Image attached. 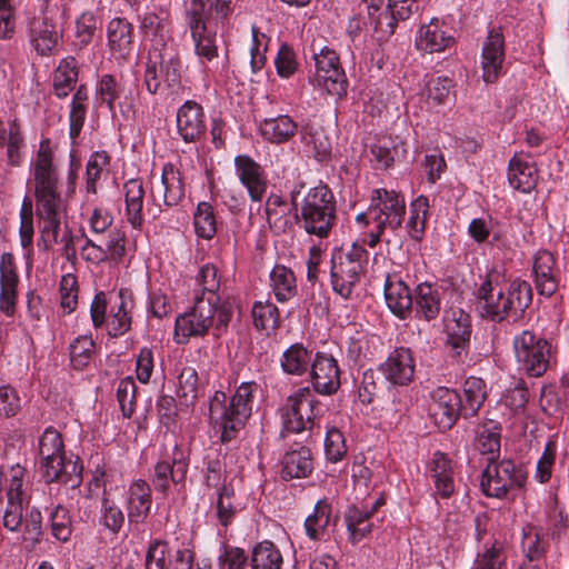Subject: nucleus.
I'll return each mask as SVG.
<instances>
[{"label": "nucleus", "mask_w": 569, "mask_h": 569, "mask_svg": "<svg viewBox=\"0 0 569 569\" xmlns=\"http://www.w3.org/2000/svg\"><path fill=\"white\" fill-rule=\"evenodd\" d=\"M186 23L200 64L206 71H211L209 64L218 59L217 30L211 23L200 21L194 16L192 19H186Z\"/></svg>", "instance_id": "nucleus-20"}, {"label": "nucleus", "mask_w": 569, "mask_h": 569, "mask_svg": "<svg viewBox=\"0 0 569 569\" xmlns=\"http://www.w3.org/2000/svg\"><path fill=\"white\" fill-rule=\"evenodd\" d=\"M532 271L539 295L552 296L559 286V271L553 254L547 250L538 251L533 258Z\"/></svg>", "instance_id": "nucleus-28"}, {"label": "nucleus", "mask_w": 569, "mask_h": 569, "mask_svg": "<svg viewBox=\"0 0 569 569\" xmlns=\"http://www.w3.org/2000/svg\"><path fill=\"white\" fill-rule=\"evenodd\" d=\"M385 299L389 310L400 319L412 313L413 295L397 274H388L385 281Z\"/></svg>", "instance_id": "nucleus-29"}, {"label": "nucleus", "mask_w": 569, "mask_h": 569, "mask_svg": "<svg viewBox=\"0 0 569 569\" xmlns=\"http://www.w3.org/2000/svg\"><path fill=\"white\" fill-rule=\"evenodd\" d=\"M452 81L447 77H432L426 86L427 103L430 108L453 102Z\"/></svg>", "instance_id": "nucleus-55"}, {"label": "nucleus", "mask_w": 569, "mask_h": 569, "mask_svg": "<svg viewBox=\"0 0 569 569\" xmlns=\"http://www.w3.org/2000/svg\"><path fill=\"white\" fill-rule=\"evenodd\" d=\"M143 198L144 189L141 180L130 179L124 183L126 216L134 229L143 223Z\"/></svg>", "instance_id": "nucleus-39"}, {"label": "nucleus", "mask_w": 569, "mask_h": 569, "mask_svg": "<svg viewBox=\"0 0 569 569\" xmlns=\"http://www.w3.org/2000/svg\"><path fill=\"white\" fill-rule=\"evenodd\" d=\"M78 81V66L73 57L60 61L53 73L54 94L62 99L74 89Z\"/></svg>", "instance_id": "nucleus-47"}, {"label": "nucleus", "mask_w": 569, "mask_h": 569, "mask_svg": "<svg viewBox=\"0 0 569 569\" xmlns=\"http://www.w3.org/2000/svg\"><path fill=\"white\" fill-rule=\"evenodd\" d=\"M461 407L462 416L473 417L487 398L486 382L481 378L469 377L462 386Z\"/></svg>", "instance_id": "nucleus-43"}, {"label": "nucleus", "mask_w": 569, "mask_h": 569, "mask_svg": "<svg viewBox=\"0 0 569 569\" xmlns=\"http://www.w3.org/2000/svg\"><path fill=\"white\" fill-rule=\"evenodd\" d=\"M109 303L107 332L110 337L122 336L131 327V297L124 290H120L114 297L110 298Z\"/></svg>", "instance_id": "nucleus-32"}, {"label": "nucleus", "mask_w": 569, "mask_h": 569, "mask_svg": "<svg viewBox=\"0 0 569 569\" xmlns=\"http://www.w3.org/2000/svg\"><path fill=\"white\" fill-rule=\"evenodd\" d=\"M152 505V495L149 483L137 479L130 483L126 491V509L129 523L139 526L144 523Z\"/></svg>", "instance_id": "nucleus-26"}, {"label": "nucleus", "mask_w": 569, "mask_h": 569, "mask_svg": "<svg viewBox=\"0 0 569 569\" xmlns=\"http://www.w3.org/2000/svg\"><path fill=\"white\" fill-rule=\"evenodd\" d=\"M36 207L42 240L48 244H62L67 254L70 251L74 252L71 232L67 229V226L62 230V219L66 210L63 201L37 203Z\"/></svg>", "instance_id": "nucleus-12"}, {"label": "nucleus", "mask_w": 569, "mask_h": 569, "mask_svg": "<svg viewBox=\"0 0 569 569\" xmlns=\"http://www.w3.org/2000/svg\"><path fill=\"white\" fill-rule=\"evenodd\" d=\"M531 286L520 279L505 281L500 271L488 272L477 289V310L481 317L500 322L510 316H519L531 303Z\"/></svg>", "instance_id": "nucleus-1"}, {"label": "nucleus", "mask_w": 569, "mask_h": 569, "mask_svg": "<svg viewBox=\"0 0 569 569\" xmlns=\"http://www.w3.org/2000/svg\"><path fill=\"white\" fill-rule=\"evenodd\" d=\"M189 460L183 449L174 445L154 465L151 475L153 487L159 492H166L171 483L179 485L186 480Z\"/></svg>", "instance_id": "nucleus-14"}, {"label": "nucleus", "mask_w": 569, "mask_h": 569, "mask_svg": "<svg viewBox=\"0 0 569 569\" xmlns=\"http://www.w3.org/2000/svg\"><path fill=\"white\" fill-rule=\"evenodd\" d=\"M159 197L162 198L164 206H177L184 197V187L180 172L173 164L167 163L162 167L161 179L158 186H152L150 198L154 208L148 206L147 211L157 217L161 212Z\"/></svg>", "instance_id": "nucleus-16"}, {"label": "nucleus", "mask_w": 569, "mask_h": 569, "mask_svg": "<svg viewBox=\"0 0 569 569\" xmlns=\"http://www.w3.org/2000/svg\"><path fill=\"white\" fill-rule=\"evenodd\" d=\"M405 213L406 201L402 194L393 190L375 189L368 211L358 213L356 222L361 226L373 223L376 228L387 229L397 236Z\"/></svg>", "instance_id": "nucleus-6"}, {"label": "nucleus", "mask_w": 569, "mask_h": 569, "mask_svg": "<svg viewBox=\"0 0 569 569\" xmlns=\"http://www.w3.org/2000/svg\"><path fill=\"white\" fill-rule=\"evenodd\" d=\"M202 107L193 100H187L177 111V129L186 142L198 140L204 132Z\"/></svg>", "instance_id": "nucleus-30"}, {"label": "nucleus", "mask_w": 569, "mask_h": 569, "mask_svg": "<svg viewBox=\"0 0 569 569\" xmlns=\"http://www.w3.org/2000/svg\"><path fill=\"white\" fill-rule=\"evenodd\" d=\"M181 81V61L170 48L154 50L144 72V86L151 94L173 92Z\"/></svg>", "instance_id": "nucleus-8"}, {"label": "nucleus", "mask_w": 569, "mask_h": 569, "mask_svg": "<svg viewBox=\"0 0 569 569\" xmlns=\"http://www.w3.org/2000/svg\"><path fill=\"white\" fill-rule=\"evenodd\" d=\"M36 204L62 201L59 191V167L49 140H41L31 161Z\"/></svg>", "instance_id": "nucleus-9"}, {"label": "nucleus", "mask_w": 569, "mask_h": 569, "mask_svg": "<svg viewBox=\"0 0 569 569\" xmlns=\"http://www.w3.org/2000/svg\"><path fill=\"white\" fill-rule=\"evenodd\" d=\"M232 316L233 309L229 301L214 305L197 295L191 310L176 319L177 342L183 343L191 337H202L209 329H212L213 336L218 338L226 332Z\"/></svg>", "instance_id": "nucleus-3"}, {"label": "nucleus", "mask_w": 569, "mask_h": 569, "mask_svg": "<svg viewBox=\"0 0 569 569\" xmlns=\"http://www.w3.org/2000/svg\"><path fill=\"white\" fill-rule=\"evenodd\" d=\"M526 480L527 473L521 466L512 460L503 459L487 465L480 485L486 496L500 499L522 488Z\"/></svg>", "instance_id": "nucleus-11"}, {"label": "nucleus", "mask_w": 569, "mask_h": 569, "mask_svg": "<svg viewBox=\"0 0 569 569\" xmlns=\"http://www.w3.org/2000/svg\"><path fill=\"white\" fill-rule=\"evenodd\" d=\"M369 24L383 34H391L397 24V18L390 10L387 0H363Z\"/></svg>", "instance_id": "nucleus-38"}, {"label": "nucleus", "mask_w": 569, "mask_h": 569, "mask_svg": "<svg viewBox=\"0 0 569 569\" xmlns=\"http://www.w3.org/2000/svg\"><path fill=\"white\" fill-rule=\"evenodd\" d=\"M380 370L392 385L406 386L410 383L416 370L412 351L406 347L396 348L380 366Z\"/></svg>", "instance_id": "nucleus-23"}, {"label": "nucleus", "mask_w": 569, "mask_h": 569, "mask_svg": "<svg viewBox=\"0 0 569 569\" xmlns=\"http://www.w3.org/2000/svg\"><path fill=\"white\" fill-rule=\"evenodd\" d=\"M347 340V355L356 363L370 360L382 346L381 338L365 328H350Z\"/></svg>", "instance_id": "nucleus-31"}, {"label": "nucleus", "mask_w": 569, "mask_h": 569, "mask_svg": "<svg viewBox=\"0 0 569 569\" xmlns=\"http://www.w3.org/2000/svg\"><path fill=\"white\" fill-rule=\"evenodd\" d=\"M428 475L435 487L436 498L448 499L456 490L455 463L443 452L437 451L428 463Z\"/></svg>", "instance_id": "nucleus-25"}, {"label": "nucleus", "mask_w": 569, "mask_h": 569, "mask_svg": "<svg viewBox=\"0 0 569 569\" xmlns=\"http://www.w3.org/2000/svg\"><path fill=\"white\" fill-rule=\"evenodd\" d=\"M445 290L437 283L422 282L415 289L412 312L419 320H436L441 311Z\"/></svg>", "instance_id": "nucleus-24"}, {"label": "nucleus", "mask_w": 569, "mask_h": 569, "mask_svg": "<svg viewBox=\"0 0 569 569\" xmlns=\"http://www.w3.org/2000/svg\"><path fill=\"white\" fill-rule=\"evenodd\" d=\"M109 161L110 158L106 151H96L90 156L86 169V192L88 194L97 193V181L107 169Z\"/></svg>", "instance_id": "nucleus-64"}, {"label": "nucleus", "mask_w": 569, "mask_h": 569, "mask_svg": "<svg viewBox=\"0 0 569 569\" xmlns=\"http://www.w3.org/2000/svg\"><path fill=\"white\" fill-rule=\"evenodd\" d=\"M269 286L279 302H287L297 295V279L293 271L276 264L269 273Z\"/></svg>", "instance_id": "nucleus-40"}, {"label": "nucleus", "mask_w": 569, "mask_h": 569, "mask_svg": "<svg viewBox=\"0 0 569 569\" xmlns=\"http://www.w3.org/2000/svg\"><path fill=\"white\" fill-rule=\"evenodd\" d=\"M259 130L268 142L283 144L298 133L299 124L289 114H278L263 119L259 124Z\"/></svg>", "instance_id": "nucleus-36"}, {"label": "nucleus", "mask_w": 569, "mask_h": 569, "mask_svg": "<svg viewBox=\"0 0 569 569\" xmlns=\"http://www.w3.org/2000/svg\"><path fill=\"white\" fill-rule=\"evenodd\" d=\"M31 43L41 56L52 53L61 43L62 30L51 18L41 14L30 26Z\"/></svg>", "instance_id": "nucleus-27"}, {"label": "nucleus", "mask_w": 569, "mask_h": 569, "mask_svg": "<svg viewBox=\"0 0 569 569\" xmlns=\"http://www.w3.org/2000/svg\"><path fill=\"white\" fill-rule=\"evenodd\" d=\"M369 262V252L359 241L349 249L335 252L331 258V284L343 299H350Z\"/></svg>", "instance_id": "nucleus-5"}, {"label": "nucleus", "mask_w": 569, "mask_h": 569, "mask_svg": "<svg viewBox=\"0 0 569 569\" xmlns=\"http://www.w3.org/2000/svg\"><path fill=\"white\" fill-rule=\"evenodd\" d=\"M447 342L451 348L455 357L460 358L467 352L470 335L471 323L470 316L462 310H453L451 318H448L446 323Z\"/></svg>", "instance_id": "nucleus-33"}, {"label": "nucleus", "mask_w": 569, "mask_h": 569, "mask_svg": "<svg viewBox=\"0 0 569 569\" xmlns=\"http://www.w3.org/2000/svg\"><path fill=\"white\" fill-rule=\"evenodd\" d=\"M428 214L429 200L427 197L419 196L410 202L406 231L412 240L418 241L422 239Z\"/></svg>", "instance_id": "nucleus-49"}, {"label": "nucleus", "mask_w": 569, "mask_h": 569, "mask_svg": "<svg viewBox=\"0 0 569 569\" xmlns=\"http://www.w3.org/2000/svg\"><path fill=\"white\" fill-rule=\"evenodd\" d=\"M558 452L557 441L550 438L543 448V451L536 462L533 479L540 485L548 483L552 478Z\"/></svg>", "instance_id": "nucleus-57"}, {"label": "nucleus", "mask_w": 569, "mask_h": 569, "mask_svg": "<svg viewBox=\"0 0 569 569\" xmlns=\"http://www.w3.org/2000/svg\"><path fill=\"white\" fill-rule=\"evenodd\" d=\"M232 11V0H191L186 9V19L194 16L207 23H223Z\"/></svg>", "instance_id": "nucleus-34"}, {"label": "nucleus", "mask_w": 569, "mask_h": 569, "mask_svg": "<svg viewBox=\"0 0 569 569\" xmlns=\"http://www.w3.org/2000/svg\"><path fill=\"white\" fill-rule=\"evenodd\" d=\"M311 363V351L302 343H293L283 351L281 368L288 375L301 376Z\"/></svg>", "instance_id": "nucleus-50"}, {"label": "nucleus", "mask_w": 569, "mask_h": 569, "mask_svg": "<svg viewBox=\"0 0 569 569\" xmlns=\"http://www.w3.org/2000/svg\"><path fill=\"white\" fill-rule=\"evenodd\" d=\"M281 463L284 479L305 478L312 471L311 452L306 447L286 452Z\"/></svg>", "instance_id": "nucleus-42"}, {"label": "nucleus", "mask_w": 569, "mask_h": 569, "mask_svg": "<svg viewBox=\"0 0 569 569\" xmlns=\"http://www.w3.org/2000/svg\"><path fill=\"white\" fill-rule=\"evenodd\" d=\"M94 99L98 106H106L112 116L117 107L122 114L130 112L134 100L132 89L127 87L122 78L112 74H103L98 79Z\"/></svg>", "instance_id": "nucleus-13"}, {"label": "nucleus", "mask_w": 569, "mask_h": 569, "mask_svg": "<svg viewBox=\"0 0 569 569\" xmlns=\"http://www.w3.org/2000/svg\"><path fill=\"white\" fill-rule=\"evenodd\" d=\"M198 373L191 367L181 370L178 377L177 397L186 407L193 406L199 397Z\"/></svg>", "instance_id": "nucleus-58"}, {"label": "nucleus", "mask_w": 569, "mask_h": 569, "mask_svg": "<svg viewBox=\"0 0 569 569\" xmlns=\"http://www.w3.org/2000/svg\"><path fill=\"white\" fill-rule=\"evenodd\" d=\"M169 11L160 9L158 12H146L141 21V30L146 38L162 43L169 37Z\"/></svg>", "instance_id": "nucleus-48"}, {"label": "nucleus", "mask_w": 569, "mask_h": 569, "mask_svg": "<svg viewBox=\"0 0 569 569\" xmlns=\"http://www.w3.org/2000/svg\"><path fill=\"white\" fill-rule=\"evenodd\" d=\"M133 38L132 24L124 18H113L107 26L108 46L111 52L124 58L131 51Z\"/></svg>", "instance_id": "nucleus-37"}, {"label": "nucleus", "mask_w": 569, "mask_h": 569, "mask_svg": "<svg viewBox=\"0 0 569 569\" xmlns=\"http://www.w3.org/2000/svg\"><path fill=\"white\" fill-rule=\"evenodd\" d=\"M260 386L256 381L241 382L227 401L222 391H216L209 400V421L220 433L223 443L233 440L252 415Z\"/></svg>", "instance_id": "nucleus-2"}, {"label": "nucleus", "mask_w": 569, "mask_h": 569, "mask_svg": "<svg viewBox=\"0 0 569 569\" xmlns=\"http://www.w3.org/2000/svg\"><path fill=\"white\" fill-rule=\"evenodd\" d=\"M537 169L531 158L526 154H515L508 166L509 184L523 193H529L537 184Z\"/></svg>", "instance_id": "nucleus-35"}, {"label": "nucleus", "mask_w": 569, "mask_h": 569, "mask_svg": "<svg viewBox=\"0 0 569 569\" xmlns=\"http://www.w3.org/2000/svg\"><path fill=\"white\" fill-rule=\"evenodd\" d=\"M233 164L234 173L251 201H261L268 188V176L262 166L248 154L236 156Z\"/></svg>", "instance_id": "nucleus-18"}, {"label": "nucleus", "mask_w": 569, "mask_h": 569, "mask_svg": "<svg viewBox=\"0 0 569 569\" xmlns=\"http://www.w3.org/2000/svg\"><path fill=\"white\" fill-rule=\"evenodd\" d=\"M38 451L42 476L47 482L61 481L71 487L81 482V469L66 459L64 445L60 432L48 427L39 437Z\"/></svg>", "instance_id": "nucleus-4"}, {"label": "nucleus", "mask_w": 569, "mask_h": 569, "mask_svg": "<svg viewBox=\"0 0 569 569\" xmlns=\"http://www.w3.org/2000/svg\"><path fill=\"white\" fill-rule=\"evenodd\" d=\"M193 226L198 237L210 240L217 233V220L211 203L201 201L193 213Z\"/></svg>", "instance_id": "nucleus-56"}, {"label": "nucleus", "mask_w": 569, "mask_h": 569, "mask_svg": "<svg viewBox=\"0 0 569 569\" xmlns=\"http://www.w3.org/2000/svg\"><path fill=\"white\" fill-rule=\"evenodd\" d=\"M340 368L336 358L317 352L311 363V382L315 391L323 396L337 392L340 387Z\"/></svg>", "instance_id": "nucleus-21"}, {"label": "nucleus", "mask_w": 569, "mask_h": 569, "mask_svg": "<svg viewBox=\"0 0 569 569\" xmlns=\"http://www.w3.org/2000/svg\"><path fill=\"white\" fill-rule=\"evenodd\" d=\"M198 286L201 289V296L204 297V300H210L214 305H219L221 301L217 295L220 288V276L218 273V269L211 264L207 263L199 270L197 277Z\"/></svg>", "instance_id": "nucleus-60"}, {"label": "nucleus", "mask_w": 569, "mask_h": 569, "mask_svg": "<svg viewBox=\"0 0 569 569\" xmlns=\"http://www.w3.org/2000/svg\"><path fill=\"white\" fill-rule=\"evenodd\" d=\"M171 551L169 543L161 539H154L149 543L146 553V569H170Z\"/></svg>", "instance_id": "nucleus-63"}, {"label": "nucleus", "mask_w": 569, "mask_h": 569, "mask_svg": "<svg viewBox=\"0 0 569 569\" xmlns=\"http://www.w3.org/2000/svg\"><path fill=\"white\" fill-rule=\"evenodd\" d=\"M309 83L321 92L342 97L347 93L348 81L345 70H315L309 76Z\"/></svg>", "instance_id": "nucleus-41"}, {"label": "nucleus", "mask_w": 569, "mask_h": 569, "mask_svg": "<svg viewBox=\"0 0 569 569\" xmlns=\"http://www.w3.org/2000/svg\"><path fill=\"white\" fill-rule=\"evenodd\" d=\"M88 90L84 86H80L73 93L70 112H69V136L72 144L79 137L87 114Z\"/></svg>", "instance_id": "nucleus-51"}, {"label": "nucleus", "mask_w": 569, "mask_h": 569, "mask_svg": "<svg viewBox=\"0 0 569 569\" xmlns=\"http://www.w3.org/2000/svg\"><path fill=\"white\" fill-rule=\"evenodd\" d=\"M428 412L438 429L446 431L462 415L461 396L453 389L438 387L430 393Z\"/></svg>", "instance_id": "nucleus-15"}, {"label": "nucleus", "mask_w": 569, "mask_h": 569, "mask_svg": "<svg viewBox=\"0 0 569 569\" xmlns=\"http://www.w3.org/2000/svg\"><path fill=\"white\" fill-rule=\"evenodd\" d=\"M505 38L499 28H492L482 44L480 66L486 83H495L502 74L505 67Z\"/></svg>", "instance_id": "nucleus-17"}, {"label": "nucleus", "mask_w": 569, "mask_h": 569, "mask_svg": "<svg viewBox=\"0 0 569 569\" xmlns=\"http://www.w3.org/2000/svg\"><path fill=\"white\" fill-rule=\"evenodd\" d=\"M336 214L326 212H306L301 210V226L303 230L320 239L327 238L335 224Z\"/></svg>", "instance_id": "nucleus-53"}, {"label": "nucleus", "mask_w": 569, "mask_h": 569, "mask_svg": "<svg viewBox=\"0 0 569 569\" xmlns=\"http://www.w3.org/2000/svg\"><path fill=\"white\" fill-rule=\"evenodd\" d=\"M70 361L74 369L84 368L94 353V341L91 336L81 335L69 346Z\"/></svg>", "instance_id": "nucleus-62"}, {"label": "nucleus", "mask_w": 569, "mask_h": 569, "mask_svg": "<svg viewBox=\"0 0 569 569\" xmlns=\"http://www.w3.org/2000/svg\"><path fill=\"white\" fill-rule=\"evenodd\" d=\"M506 561L507 553L503 542L490 539L478 551L471 569H507Z\"/></svg>", "instance_id": "nucleus-44"}, {"label": "nucleus", "mask_w": 569, "mask_h": 569, "mask_svg": "<svg viewBox=\"0 0 569 569\" xmlns=\"http://www.w3.org/2000/svg\"><path fill=\"white\" fill-rule=\"evenodd\" d=\"M513 352L518 369L529 377H541L547 371L551 347L541 336L530 330L516 335Z\"/></svg>", "instance_id": "nucleus-10"}, {"label": "nucleus", "mask_w": 569, "mask_h": 569, "mask_svg": "<svg viewBox=\"0 0 569 569\" xmlns=\"http://www.w3.org/2000/svg\"><path fill=\"white\" fill-rule=\"evenodd\" d=\"M455 43L451 28L442 20L433 18L417 31L415 44L419 51L433 53L450 49Z\"/></svg>", "instance_id": "nucleus-22"}, {"label": "nucleus", "mask_w": 569, "mask_h": 569, "mask_svg": "<svg viewBox=\"0 0 569 569\" xmlns=\"http://www.w3.org/2000/svg\"><path fill=\"white\" fill-rule=\"evenodd\" d=\"M331 508L327 501L320 500L315 506L312 515L305 521L307 536L312 540L321 539L326 528L330 522Z\"/></svg>", "instance_id": "nucleus-59"}, {"label": "nucleus", "mask_w": 569, "mask_h": 569, "mask_svg": "<svg viewBox=\"0 0 569 569\" xmlns=\"http://www.w3.org/2000/svg\"><path fill=\"white\" fill-rule=\"evenodd\" d=\"M306 212H326L336 214V199L330 188L323 183L310 188L301 202Z\"/></svg>", "instance_id": "nucleus-46"}, {"label": "nucleus", "mask_w": 569, "mask_h": 569, "mask_svg": "<svg viewBox=\"0 0 569 569\" xmlns=\"http://www.w3.org/2000/svg\"><path fill=\"white\" fill-rule=\"evenodd\" d=\"M372 161L377 167L387 169L405 154L402 142L391 138L381 139L371 147Z\"/></svg>", "instance_id": "nucleus-52"}, {"label": "nucleus", "mask_w": 569, "mask_h": 569, "mask_svg": "<svg viewBox=\"0 0 569 569\" xmlns=\"http://www.w3.org/2000/svg\"><path fill=\"white\" fill-rule=\"evenodd\" d=\"M126 521L122 509L112 500L103 498L99 511V525L110 536L117 537Z\"/></svg>", "instance_id": "nucleus-54"}, {"label": "nucleus", "mask_w": 569, "mask_h": 569, "mask_svg": "<svg viewBox=\"0 0 569 569\" xmlns=\"http://www.w3.org/2000/svg\"><path fill=\"white\" fill-rule=\"evenodd\" d=\"M325 411V405L312 390L308 387L299 388L287 398L280 409L283 430L293 433L311 430Z\"/></svg>", "instance_id": "nucleus-7"}, {"label": "nucleus", "mask_w": 569, "mask_h": 569, "mask_svg": "<svg viewBox=\"0 0 569 569\" xmlns=\"http://www.w3.org/2000/svg\"><path fill=\"white\" fill-rule=\"evenodd\" d=\"M283 556L270 540L253 546L250 557L251 569H282Z\"/></svg>", "instance_id": "nucleus-45"}, {"label": "nucleus", "mask_w": 569, "mask_h": 569, "mask_svg": "<svg viewBox=\"0 0 569 569\" xmlns=\"http://www.w3.org/2000/svg\"><path fill=\"white\" fill-rule=\"evenodd\" d=\"M97 239L98 243H102V250L106 251V259L110 262H119L126 254V234L118 228L109 230Z\"/></svg>", "instance_id": "nucleus-61"}, {"label": "nucleus", "mask_w": 569, "mask_h": 569, "mask_svg": "<svg viewBox=\"0 0 569 569\" xmlns=\"http://www.w3.org/2000/svg\"><path fill=\"white\" fill-rule=\"evenodd\" d=\"M385 505V499L378 497L372 501L361 505H352L345 513V522L352 545L360 542L368 537L373 527V516Z\"/></svg>", "instance_id": "nucleus-19"}]
</instances>
